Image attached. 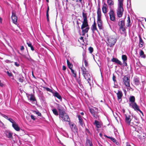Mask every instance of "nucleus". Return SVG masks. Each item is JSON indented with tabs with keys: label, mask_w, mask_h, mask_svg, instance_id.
I'll list each match as a JSON object with an SVG mask.
<instances>
[{
	"label": "nucleus",
	"mask_w": 146,
	"mask_h": 146,
	"mask_svg": "<svg viewBox=\"0 0 146 146\" xmlns=\"http://www.w3.org/2000/svg\"><path fill=\"white\" fill-rule=\"evenodd\" d=\"M109 14L110 20L112 21L115 22V14L114 10L112 9H110Z\"/></svg>",
	"instance_id": "obj_10"
},
{
	"label": "nucleus",
	"mask_w": 146,
	"mask_h": 146,
	"mask_svg": "<svg viewBox=\"0 0 146 146\" xmlns=\"http://www.w3.org/2000/svg\"><path fill=\"white\" fill-rule=\"evenodd\" d=\"M118 25L120 27V28L125 27L124 21L123 20L119 21L118 23Z\"/></svg>",
	"instance_id": "obj_27"
},
{
	"label": "nucleus",
	"mask_w": 146,
	"mask_h": 146,
	"mask_svg": "<svg viewBox=\"0 0 146 146\" xmlns=\"http://www.w3.org/2000/svg\"><path fill=\"white\" fill-rule=\"evenodd\" d=\"M121 58L123 60V62L127 61V56L125 55H122Z\"/></svg>",
	"instance_id": "obj_34"
},
{
	"label": "nucleus",
	"mask_w": 146,
	"mask_h": 146,
	"mask_svg": "<svg viewBox=\"0 0 146 146\" xmlns=\"http://www.w3.org/2000/svg\"><path fill=\"white\" fill-rule=\"evenodd\" d=\"M53 96L55 97H56L60 100H62V98L59 94L56 91H54L53 94Z\"/></svg>",
	"instance_id": "obj_19"
},
{
	"label": "nucleus",
	"mask_w": 146,
	"mask_h": 146,
	"mask_svg": "<svg viewBox=\"0 0 146 146\" xmlns=\"http://www.w3.org/2000/svg\"><path fill=\"white\" fill-rule=\"evenodd\" d=\"M12 127L14 128V129L17 131H19L20 130V128L18 126V125L16 122L14 123V124H12Z\"/></svg>",
	"instance_id": "obj_23"
},
{
	"label": "nucleus",
	"mask_w": 146,
	"mask_h": 146,
	"mask_svg": "<svg viewBox=\"0 0 146 146\" xmlns=\"http://www.w3.org/2000/svg\"><path fill=\"white\" fill-rule=\"evenodd\" d=\"M129 77L127 76H125L123 78V82L124 84L127 87H130Z\"/></svg>",
	"instance_id": "obj_9"
},
{
	"label": "nucleus",
	"mask_w": 146,
	"mask_h": 146,
	"mask_svg": "<svg viewBox=\"0 0 146 146\" xmlns=\"http://www.w3.org/2000/svg\"><path fill=\"white\" fill-rule=\"evenodd\" d=\"M89 110L92 115L96 119H98L99 118L98 115V112L97 111L98 109L97 108H91L89 109Z\"/></svg>",
	"instance_id": "obj_7"
},
{
	"label": "nucleus",
	"mask_w": 146,
	"mask_h": 146,
	"mask_svg": "<svg viewBox=\"0 0 146 146\" xmlns=\"http://www.w3.org/2000/svg\"><path fill=\"white\" fill-rule=\"evenodd\" d=\"M72 74L73 75V76L74 77H76V72L73 70L72 69H70Z\"/></svg>",
	"instance_id": "obj_35"
},
{
	"label": "nucleus",
	"mask_w": 146,
	"mask_h": 146,
	"mask_svg": "<svg viewBox=\"0 0 146 146\" xmlns=\"http://www.w3.org/2000/svg\"><path fill=\"white\" fill-rule=\"evenodd\" d=\"M67 62L68 66L69 69H72V68L73 67V65L72 64L70 63L68 60H67Z\"/></svg>",
	"instance_id": "obj_30"
},
{
	"label": "nucleus",
	"mask_w": 146,
	"mask_h": 146,
	"mask_svg": "<svg viewBox=\"0 0 146 146\" xmlns=\"http://www.w3.org/2000/svg\"><path fill=\"white\" fill-rule=\"evenodd\" d=\"M104 136L105 137H106L107 138H108V139H110L114 143H115V142H116V139H115V138H114L113 137H110V136H107L106 135H105Z\"/></svg>",
	"instance_id": "obj_32"
},
{
	"label": "nucleus",
	"mask_w": 146,
	"mask_h": 146,
	"mask_svg": "<svg viewBox=\"0 0 146 146\" xmlns=\"http://www.w3.org/2000/svg\"><path fill=\"white\" fill-rule=\"evenodd\" d=\"M129 106L135 110L139 111L143 115V112L140 110L139 106L135 102V98L134 96H130L129 98Z\"/></svg>",
	"instance_id": "obj_2"
},
{
	"label": "nucleus",
	"mask_w": 146,
	"mask_h": 146,
	"mask_svg": "<svg viewBox=\"0 0 146 146\" xmlns=\"http://www.w3.org/2000/svg\"><path fill=\"white\" fill-rule=\"evenodd\" d=\"M80 39L81 40H84V38L83 37H82V36H81L80 37Z\"/></svg>",
	"instance_id": "obj_60"
},
{
	"label": "nucleus",
	"mask_w": 146,
	"mask_h": 146,
	"mask_svg": "<svg viewBox=\"0 0 146 146\" xmlns=\"http://www.w3.org/2000/svg\"><path fill=\"white\" fill-rule=\"evenodd\" d=\"M13 133L9 131H5L3 135L10 139H13Z\"/></svg>",
	"instance_id": "obj_11"
},
{
	"label": "nucleus",
	"mask_w": 146,
	"mask_h": 146,
	"mask_svg": "<svg viewBox=\"0 0 146 146\" xmlns=\"http://www.w3.org/2000/svg\"><path fill=\"white\" fill-rule=\"evenodd\" d=\"M139 46L140 47H142L143 46L144 42L141 36H139Z\"/></svg>",
	"instance_id": "obj_24"
},
{
	"label": "nucleus",
	"mask_w": 146,
	"mask_h": 146,
	"mask_svg": "<svg viewBox=\"0 0 146 146\" xmlns=\"http://www.w3.org/2000/svg\"><path fill=\"white\" fill-rule=\"evenodd\" d=\"M126 146H131L130 145V143L128 142H127L126 143Z\"/></svg>",
	"instance_id": "obj_56"
},
{
	"label": "nucleus",
	"mask_w": 146,
	"mask_h": 146,
	"mask_svg": "<svg viewBox=\"0 0 146 146\" xmlns=\"http://www.w3.org/2000/svg\"><path fill=\"white\" fill-rule=\"evenodd\" d=\"M27 44L28 45V46H29V47H31L32 45L31 43L30 42H27Z\"/></svg>",
	"instance_id": "obj_47"
},
{
	"label": "nucleus",
	"mask_w": 146,
	"mask_h": 146,
	"mask_svg": "<svg viewBox=\"0 0 146 146\" xmlns=\"http://www.w3.org/2000/svg\"><path fill=\"white\" fill-rule=\"evenodd\" d=\"M2 19L1 17H0V22L1 23H2Z\"/></svg>",
	"instance_id": "obj_61"
},
{
	"label": "nucleus",
	"mask_w": 146,
	"mask_h": 146,
	"mask_svg": "<svg viewBox=\"0 0 146 146\" xmlns=\"http://www.w3.org/2000/svg\"><path fill=\"white\" fill-rule=\"evenodd\" d=\"M27 97L29 100L32 102H34V103H35V102H36V100L34 96L32 94H27Z\"/></svg>",
	"instance_id": "obj_15"
},
{
	"label": "nucleus",
	"mask_w": 146,
	"mask_h": 146,
	"mask_svg": "<svg viewBox=\"0 0 146 146\" xmlns=\"http://www.w3.org/2000/svg\"><path fill=\"white\" fill-rule=\"evenodd\" d=\"M46 91H47L49 92H51L52 94L54 93V91H53L51 89L49 88L46 87Z\"/></svg>",
	"instance_id": "obj_39"
},
{
	"label": "nucleus",
	"mask_w": 146,
	"mask_h": 146,
	"mask_svg": "<svg viewBox=\"0 0 146 146\" xmlns=\"http://www.w3.org/2000/svg\"><path fill=\"white\" fill-rule=\"evenodd\" d=\"M88 50L90 53H92L93 51V48L91 47H90L89 48Z\"/></svg>",
	"instance_id": "obj_42"
},
{
	"label": "nucleus",
	"mask_w": 146,
	"mask_h": 146,
	"mask_svg": "<svg viewBox=\"0 0 146 146\" xmlns=\"http://www.w3.org/2000/svg\"><path fill=\"white\" fill-rule=\"evenodd\" d=\"M15 65L17 67H18L20 65L18 63L16 62H15Z\"/></svg>",
	"instance_id": "obj_52"
},
{
	"label": "nucleus",
	"mask_w": 146,
	"mask_h": 146,
	"mask_svg": "<svg viewBox=\"0 0 146 146\" xmlns=\"http://www.w3.org/2000/svg\"><path fill=\"white\" fill-rule=\"evenodd\" d=\"M127 26L128 27H129L131 24V20L130 17L129 16L127 17Z\"/></svg>",
	"instance_id": "obj_37"
},
{
	"label": "nucleus",
	"mask_w": 146,
	"mask_h": 146,
	"mask_svg": "<svg viewBox=\"0 0 146 146\" xmlns=\"http://www.w3.org/2000/svg\"><path fill=\"white\" fill-rule=\"evenodd\" d=\"M113 81L114 82V83H115V82H116V77L114 75H113Z\"/></svg>",
	"instance_id": "obj_46"
},
{
	"label": "nucleus",
	"mask_w": 146,
	"mask_h": 146,
	"mask_svg": "<svg viewBox=\"0 0 146 146\" xmlns=\"http://www.w3.org/2000/svg\"><path fill=\"white\" fill-rule=\"evenodd\" d=\"M140 56L142 58H145L146 57L145 55L144 54L143 51L141 50L139 52Z\"/></svg>",
	"instance_id": "obj_31"
},
{
	"label": "nucleus",
	"mask_w": 146,
	"mask_h": 146,
	"mask_svg": "<svg viewBox=\"0 0 146 146\" xmlns=\"http://www.w3.org/2000/svg\"><path fill=\"white\" fill-rule=\"evenodd\" d=\"M82 17L83 18V21H82V23H88L87 19V13L83 12Z\"/></svg>",
	"instance_id": "obj_21"
},
{
	"label": "nucleus",
	"mask_w": 146,
	"mask_h": 146,
	"mask_svg": "<svg viewBox=\"0 0 146 146\" xmlns=\"http://www.w3.org/2000/svg\"><path fill=\"white\" fill-rule=\"evenodd\" d=\"M69 124L71 130L74 133L77 132V128L76 125L72 122H69Z\"/></svg>",
	"instance_id": "obj_13"
},
{
	"label": "nucleus",
	"mask_w": 146,
	"mask_h": 146,
	"mask_svg": "<svg viewBox=\"0 0 146 146\" xmlns=\"http://www.w3.org/2000/svg\"><path fill=\"white\" fill-rule=\"evenodd\" d=\"M56 105L57 106V108L58 110L59 116L60 119L62 121H66L70 122V119L68 116L64 111L63 108L58 104H56Z\"/></svg>",
	"instance_id": "obj_1"
},
{
	"label": "nucleus",
	"mask_w": 146,
	"mask_h": 146,
	"mask_svg": "<svg viewBox=\"0 0 146 146\" xmlns=\"http://www.w3.org/2000/svg\"><path fill=\"white\" fill-rule=\"evenodd\" d=\"M134 118H135V119L137 120V117L136 116H134Z\"/></svg>",
	"instance_id": "obj_63"
},
{
	"label": "nucleus",
	"mask_w": 146,
	"mask_h": 146,
	"mask_svg": "<svg viewBox=\"0 0 146 146\" xmlns=\"http://www.w3.org/2000/svg\"><path fill=\"white\" fill-rule=\"evenodd\" d=\"M78 117L79 120V122L80 125L82 126L83 125V120L82 117L80 115L78 116Z\"/></svg>",
	"instance_id": "obj_28"
},
{
	"label": "nucleus",
	"mask_w": 146,
	"mask_h": 146,
	"mask_svg": "<svg viewBox=\"0 0 146 146\" xmlns=\"http://www.w3.org/2000/svg\"><path fill=\"white\" fill-rule=\"evenodd\" d=\"M31 48V49L32 51H33L34 50L33 47L32 45L31 47H30Z\"/></svg>",
	"instance_id": "obj_57"
},
{
	"label": "nucleus",
	"mask_w": 146,
	"mask_h": 146,
	"mask_svg": "<svg viewBox=\"0 0 146 146\" xmlns=\"http://www.w3.org/2000/svg\"><path fill=\"white\" fill-rule=\"evenodd\" d=\"M117 87H118V86H114L113 87H114V88H117Z\"/></svg>",
	"instance_id": "obj_64"
},
{
	"label": "nucleus",
	"mask_w": 146,
	"mask_h": 146,
	"mask_svg": "<svg viewBox=\"0 0 146 146\" xmlns=\"http://www.w3.org/2000/svg\"><path fill=\"white\" fill-rule=\"evenodd\" d=\"M90 29V27L88 23H82V25L81 27V29L82 30V35H84L86 33L88 32Z\"/></svg>",
	"instance_id": "obj_5"
},
{
	"label": "nucleus",
	"mask_w": 146,
	"mask_h": 146,
	"mask_svg": "<svg viewBox=\"0 0 146 146\" xmlns=\"http://www.w3.org/2000/svg\"><path fill=\"white\" fill-rule=\"evenodd\" d=\"M120 29H121L123 32H124L125 30V29L124 27L120 28Z\"/></svg>",
	"instance_id": "obj_53"
},
{
	"label": "nucleus",
	"mask_w": 146,
	"mask_h": 146,
	"mask_svg": "<svg viewBox=\"0 0 146 146\" xmlns=\"http://www.w3.org/2000/svg\"><path fill=\"white\" fill-rule=\"evenodd\" d=\"M82 55H83V57H84V56L85 55V52H84V53L83 52Z\"/></svg>",
	"instance_id": "obj_62"
},
{
	"label": "nucleus",
	"mask_w": 146,
	"mask_h": 146,
	"mask_svg": "<svg viewBox=\"0 0 146 146\" xmlns=\"http://www.w3.org/2000/svg\"><path fill=\"white\" fill-rule=\"evenodd\" d=\"M108 45L110 47L113 46L116 43L117 39L116 38L110 37L107 38Z\"/></svg>",
	"instance_id": "obj_6"
},
{
	"label": "nucleus",
	"mask_w": 146,
	"mask_h": 146,
	"mask_svg": "<svg viewBox=\"0 0 146 146\" xmlns=\"http://www.w3.org/2000/svg\"><path fill=\"white\" fill-rule=\"evenodd\" d=\"M31 119L33 120V121H35L36 119L35 117L33 115H31Z\"/></svg>",
	"instance_id": "obj_49"
},
{
	"label": "nucleus",
	"mask_w": 146,
	"mask_h": 146,
	"mask_svg": "<svg viewBox=\"0 0 146 146\" xmlns=\"http://www.w3.org/2000/svg\"><path fill=\"white\" fill-rule=\"evenodd\" d=\"M1 115L2 116L4 117V118H6V119H8L9 118H8V116H7L5 115V114H3L1 113Z\"/></svg>",
	"instance_id": "obj_43"
},
{
	"label": "nucleus",
	"mask_w": 146,
	"mask_h": 146,
	"mask_svg": "<svg viewBox=\"0 0 146 146\" xmlns=\"http://www.w3.org/2000/svg\"><path fill=\"white\" fill-rule=\"evenodd\" d=\"M29 57H28L26 55H23V57L26 58V59H27L28 60L30 61H33V60L29 56Z\"/></svg>",
	"instance_id": "obj_36"
},
{
	"label": "nucleus",
	"mask_w": 146,
	"mask_h": 146,
	"mask_svg": "<svg viewBox=\"0 0 146 146\" xmlns=\"http://www.w3.org/2000/svg\"><path fill=\"white\" fill-rule=\"evenodd\" d=\"M92 30L93 32L95 31H98L96 27V25L95 21H94L93 24L92 25Z\"/></svg>",
	"instance_id": "obj_29"
},
{
	"label": "nucleus",
	"mask_w": 146,
	"mask_h": 146,
	"mask_svg": "<svg viewBox=\"0 0 146 146\" xmlns=\"http://www.w3.org/2000/svg\"><path fill=\"white\" fill-rule=\"evenodd\" d=\"M111 61L113 62H115L120 66H121L122 65V62L116 58H113L111 59Z\"/></svg>",
	"instance_id": "obj_17"
},
{
	"label": "nucleus",
	"mask_w": 146,
	"mask_h": 146,
	"mask_svg": "<svg viewBox=\"0 0 146 146\" xmlns=\"http://www.w3.org/2000/svg\"><path fill=\"white\" fill-rule=\"evenodd\" d=\"M86 146H92L93 145L92 141L89 139H87L86 141Z\"/></svg>",
	"instance_id": "obj_26"
},
{
	"label": "nucleus",
	"mask_w": 146,
	"mask_h": 146,
	"mask_svg": "<svg viewBox=\"0 0 146 146\" xmlns=\"http://www.w3.org/2000/svg\"><path fill=\"white\" fill-rule=\"evenodd\" d=\"M66 69V67L65 66L63 65L62 66V70L65 71Z\"/></svg>",
	"instance_id": "obj_54"
},
{
	"label": "nucleus",
	"mask_w": 146,
	"mask_h": 146,
	"mask_svg": "<svg viewBox=\"0 0 146 146\" xmlns=\"http://www.w3.org/2000/svg\"><path fill=\"white\" fill-rule=\"evenodd\" d=\"M123 12H117V15L118 17H121L123 14Z\"/></svg>",
	"instance_id": "obj_38"
},
{
	"label": "nucleus",
	"mask_w": 146,
	"mask_h": 146,
	"mask_svg": "<svg viewBox=\"0 0 146 146\" xmlns=\"http://www.w3.org/2000/svg\"><path fill=\"white\" fill-rule=\"evenodd\" d=\"M124 0H118L117 12H123V3Z\"/></svg>",
	"instance_id": "obj_8"
},
{
	"label": "nucleus",
	"mask_w": 146,
	"mask_h": 146,
	"mask_svg": "<svg viewBox=\"0 0 146 146\" xmlns=\"http://www.w3.org/2000/svg\"><path fill=\"white\" fill-rule=\"evenodd\" d=\"M125 121L126 124L128 125H130L131 121V116L130 115H125Z\"/></svg>",
	"instance_id": "obj_12"
},
{
	"label": "nucleus",
	"mask_w": 146,
	"mask_h": 146,
	"mask_svg": "<svg viewBox=\"0 0 146 146\" xmlns=\"http://www.w3.org/2000/svg\"><path fill=\"white\" fill-rule=\"evenodd\" d=\"M36 113L37 114L38 116H40L41 115V113L39 112H36Z\"/></svg>",
	"instance_id": "obj_59"
},
{
	"label": "nucleus",
	"mask_w": 146,
	"mask_h": 146,
	"mask_svg": "<svg viewBox=\"0 0 146 146\" xmlns=\"http://www.w3.org/2000/svg\"><path fill=\"white\" fill-rule=\"evenodd\" d=\"M5 62L7 63H11L13 62L11 61L10 60H6L5 61Z\"/></svg>",
	"instance_id": "obj_50"
},
{
	"label": "nucleus",
	"mask_w": 146,
	"mask_h": 146,
	"mask_svg": "<svg viewBox=\"0 0 146 146\" xmlns=\"http://www.w3.org/2000/svg\"><path fill=\"white\" fill-rule=\"evenodd\" d=\"M52 111L53 113L56 115H58V112L57 109L55 108H54L52 110Z\"/></svg>",
	"instance_id": "obj_33"
},
{
	"label": "nucleus",
	"mask_w": 146,
	"mask_h": 146,
	"mask_svg": "<svg viewBox=\"0 0 146 146\" xmlns=\"http://www.w3.org/2000/svg\"><path fill=\"white\" fill-rule=\"evenodd\" d=\"M107 3L110 9H112V7L113 6L114 4L113 1L112 0H107Z\"/></svg>",
	"instance_id": "obj_22"
},
{
	"label": "nucleus",
	"mask_w": 146,
	"mask_h": 146,
	"mask_svg": "<svg viewBox=\"0 0 146 146\" xmlns=\"http://www.w3.org/2000/svg\"><path fill=\"white\" fill-rule=\"evenodd\" d=\"M3 84L1 82V80H0V86L3 87Z\"/></svg>",
	"instance_id": "obj_58"
},
{
	"label": "nucleus",
	"mask_w": 146,
	"mask_h": 146,
	"mask_svg": "<svg viewBox=\"0 0 146 146\" xmlns=\"http://www.w3.org/2000/svg\"><path fill=\"white\" fill-rule=\"evenodd\" d=\"M97 13L98 26L100 29L102 30L103 29V22L101 20L102 13L101 10L99 5H98Z\"/></svg>",
	"instance_id": "obj_3"
},
{
	"label": "nucleus",
	"mask_w": 146,
	"mask_h": 146,
	"mask_svg": "<svg viewBox=\"0 0 146 146\" xmlns=\"http://www.w3.org/2000/svg\"><path fill=\"white\" fill-rule=\"evenodd\" d=\"M81 68L82 75L83 76L84 78L87 80L88 83L91 86V76L88 73V71H87L86 68L84 66H82L81 67Z\"/></svg>",
	"instance_id": "obj_4"
},
{
	"label": "nucleus",
	"mask_w": 146,
	"mask_h": 146,
	"mask_svg": "<svg viewBox=\"0 0 146 146\" xmlns=\"http://www.w3.org/2000/svg\"><path fill=\"white\" fill-rule=\"evenodd\" d=\"M94 124L98 128H100L101 127L100 123L98 121L96 120L95 121Z\"/></svg>",
	"instance_id": "obj_25"
},
{
	"label": "nucleus",
	"mask_w": 146,
	"mask_h": 146,
	"mask_svg": "<svg viewBox=\"0 0 146 146\" xmlns=\"http://www.w3.org/2000/svg\"><path fill=\"white\" fill-rule=\"evenodd\" d=\"M49 10V7L48 6L47 7V12H46V16L47 17V19L48 21L49 20L48 15V12Z\"/></svg>",
	"instance_id": "obj_40"
},
{
	"label": "nucleus",
	"mask_w": 146,
	"mask_h": 146,
	"mask_svg": "<svg viewBox=\"0 0 146 146\" xmlns=\"http://www.w3.org/2000/svg\"><path fill=\"white\" fill-rule=\"evenodd\" d=\"M108 7L107 4L105 3V2L103 3L102 9L103 13H104L105 15L107 12L108 10Z\"/></svg>",
	"instance_id": "obj_14"
},
{
	"label": "nucleus",
	"mask_w": 146,
	"mask_h": 146,
	"mask_svg": "<svg viewBox=\"0 0 146 146\" xmlns=\"http://www.w3.org/2000/svg\"><path fill=\"white\" fill-rule=\"evenodd\" d=\"M85 65L86 67H87L88 66V63L87 61L85 60H84V61Z\"/></svg>",
	"instance_id": "obj_48"
},
{
	"label": "nucleus",
	"mask_w": 146,
	"mask_h": 146,
	"mask_svg": "<svg viewBox=\"0 0 146 146\" xmlns=\"http://www.w3.org/2000/svg\"><path fill=\"white\" fill-rule=\"evenodd\" d=\"M24 48L23 46H21L20 50L21 51L23 50H24Z\"/></svg>",
	"instance_id": "obj_55"
},
{
	"label": "nucleus",
	"mask_w": 146,
	"mask_h": 146,
	"mask_svg": "<svg viewBox=\"0 0 146 146\" xmlns=\"http://www.w3.org/2000/svg\"><path fill=\"white\" fill-rule=\"evenodd\" d=\"M8 120H9L11 122L12 124H13L14 123L16 122L12 119L10 118H9Z\"/></svg>",
	"instance_id": "obj_41"
},
{
	"label": "nucleus",
	"mask_w": 146,
	"mask_h": 146,
	"mask_svg": "<svg viewBox=\"0 0 146 146\" xmlns=\"http://www.w3.org/2000/svg\"><path fill=\"white\" fill-rule=\"evenodd\" d=\"M123 64L124 65V66H127V61H123Z\"/></svg>",
	"instance_id": "obj_51"
},
{
	"label": "nucleus",
	"mask_w": 146,
	"mask_h": 146,
	"mask_svg": "<svg viewBox=\"0 0 146 146\" xmlns=\"http://www.w3.org/2000/svg\"><path fill=\"white\" fill-rule=\"evenodd\" d=\"M12 19L13 23L16 24L17 23V18L16 15V13L13 12L12 13Z\"/></svg>",
	"instance_id": "obj_16"
},
{
	"label": "nucleus",
	"mask_w": 146,
	"mask_h": 146,
	"mask_svg": "<svg viewBox=\"0 0 146 146\" xmlns=\"http://www.w3.org/2000/svg\"><path fill=\"white\" fill-rule=\"evenodd\" d=\"M19 81L21 82H23L24 81V80L23 79V78H20L19 79Z\"/></svg>",
	"instance_id": "obj_45"
},
{
	"label": "nucleus",
	"mask_w": 146,
	"mask_h": 146,
	"mask_svg": "<svg viewBox=\"0 0 146 146\" xmlns=\"http://www.w3.org/2000/svg\"><path fill=\"white\" fill-rule=\"evenodd\" d=\"M134 82L135 84L137 85H139L140 84L139 79V78L135 77L134 78Z\"/></svg>",
	"instance_id": "obj_20"
},
{
	"label": "nucleus",
	"mask_w": 146,
	"mask_h": 146,
	"mask_svg": "<svg viewBox=\"0 0 146 146\" xmlns=\"http://www.w3.org/2000/svg\"><path fill=\"white\" fill-rule=\"evenodd\" d=\"M117 99L118 100H121L120 101H121L122 97L123 96V94L122 92L121 91L118 90V92L116 93Z\"/></svg>",
	"instance_id": "obj_18"
},
{
	"label": "nucleus",
	"mask_w": 146,
	"mask_h": 146,
	"mask_svg": "<svg viewBox=\"0 0 146 146\" xmlns=\"http://www.w3.org/2000/svg\"><path fill=\"white\" fill-rule=\"evenodd\" d=\"M7 74L8 75V76L9 77H11L13 76V74L11 72H9L8 71H7Z\"/></svg>",
	"instance_id": "obj_44"
}]
</instances>
